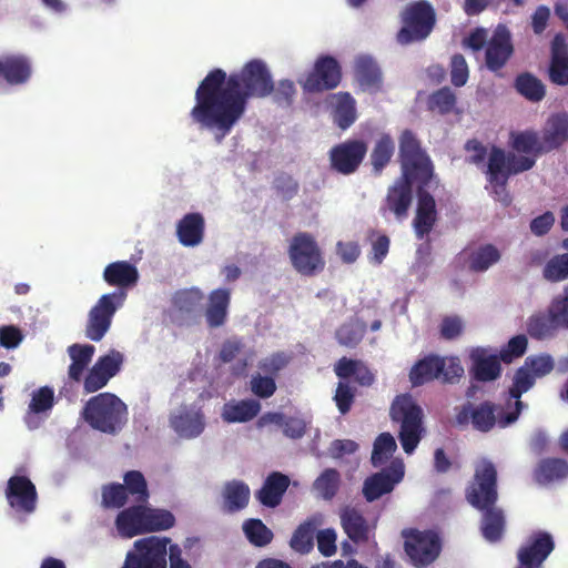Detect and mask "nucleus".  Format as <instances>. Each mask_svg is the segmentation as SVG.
Returning <instances> with one entry per match:
<instances>
[{"mask_svg": "<svg viewBox=\"0 0 568 568\" xmlns=\"http://www.w3.org/2000/svg\"><path fill=\"white\" fill-rule=\"evenodd\" d=\"M273 89L272 74L262 60H251L240 72L229 75L224 70L215 68L195 90V104L190 116L201 128L214 131L221 141L243 118L248 100L266 98Z\"/></svg>", "mask_w": 568, "mask_h": 568, "instance_id": "obj_1", "label": "nucleus"}, {"mask_svg": "<svg viewBox=\"0 0 568 568\" xmlns=\"http://www.w3.org/2000/svg\"><path fill=\"white\" fill-rule=\"evenodd\" d=\"M170 539L150 536L134 541L133 549L128 551L121 568H168V555L170 568H192L182 558V549L173 544L169 547Z\"/></svg>", "mask_w": 568, "mask_h": 568, "instance_id": "obj_2", "label": "nucleus"}, {"mask_svg": "<svg viewBox=\"0 0 568 568\" xmlns=\"http://www.w3.org/2000/svg\"><path fill=\"white\" fill-rule=\"evenodd\" d=\"M82 417L93 429L115 434L128 422V406L112 393H100L85 403Z\"/></svg>", "mask_w": 568, "mask_h": 568, "instance_id": "obj_3", "label": "nucleus"}, {"mask_svg": "<svg viewBox=\"0 0 568 568\" xmlns=\"http://www.w3.org/2000/svg\"><path fill=\"white\" fill-rule=\"evenodd\" d=\"M390 417L400 425L398 438L406 454H412L422 439L423 409L409 394L395 397L390 405Z\"/></svg>", "mask_w": 568, "mask_h": 568, "instance_id": "obj_4", "label": "nucleus"}, {"mask_svg": "<svg viewBox=\"0 0 568 568\" xmlns=\"http://www.w3.org/2000/svg\"><path fill=\"white\" fill-rule=\"evenodd\" d=\"M399 18L402 27L396 33V41L402 45L426 40L436 24V12L426 0L408 3Z\"/></svg>", "mask_w": 568, "mask_h": 568, "instance_id": "obj_5", "label": "nucleus"}, {"mask_svg": "<svg viewBox=\"0 0 568 568\" xmlns=\"http://www.w3.org/2000/svg\"><path fill=\"white\" fill-rule=\"evenodd\" d=\"M398 160L402 174L419 178L424 181H433L434 165L423 149L422 142L409 129H405L398 136Z\"/></svg>", "mask_w": 568, "mask_h": 568, "instance_id": "obj_6", "label": "nucleus"}, {"mask_svg": "<svg viewBox=\"0 0 568 568\" xmlns=\"http://www.w3.org/2000/svg\"><path fill=\"white\" fill-rule=\"evenodd\" d=\"M464 374L458 357H442L429 354L414 364L409 372V381L413 386H422L434 379L443 383H454Z\"/></svg>", "mask_w": 568, "mask_h": 568, "instance_id": "obj_7", "label": "nucleus"}, {"mask_svg": "<svg viewBox=\"0 0 568 568\" xmlns=\"http://www.w3.org/2000/svg\"><path fill=\"white\" fill-rule=\"evenodd\" d=\"M124 291H114L102 295L88 313L85 336L92 342H100L109 332L116 311L126 300Z\"/></svg>", "mask_w": 568, "mask_h": 568, "instance_id": "obj_8", "label": "nucleus"}, {"mask_svg": "<svg viewBox=\"0 0 568 568\" xmlns=\"http://www.w3.org/2000/svg\"><path fill=\"white\" fill-rule=\"evenodd\" d=\"M466 499L476 509L496 505L497 469L490 460L483 459L476 465L473 480L466 488Z\"/></svg>", "mask_w": 568, "mask_h": 568, "instance_id": "obj_9", "label": "nucleus"}, {"mask_svg": "<svg viewBox=\"0 0 568 568\" xmlns=\"http://www.w3.org/2000/svg\"><path fill=\"white\" fill-rule=\"evenodd\" d=\"M288 256L295 271L305 276L321 273L325 267L317 242L312 234L306 232H298L292 237Z\"/></svg>", "mask_w": 568, "mask_h": 568, "instance_id": "obj_10", "label": "nucleus"}, {"mask_svg": "<svg viewBox=\"0 0 568 568\" xmlns=\"http://www.w3.org/2000/svg\"><path fill=\"white\" fill-rule=\"evenodd\" d=\"M402 535L405 539V552L415 567L424 568L439 556L442 542L435 531L410 528L403 530Z\"/></svg>", "mask_w": 568, "mask_h": 568, "instance_id": "obj_11", "label": "nucleus"}, {"mask_svg": "<svg viewBox=\"0 0 568 568\" xmlns=\"http://www.w3.org/2000/svg\"><path fill=\"white\" fill-rule=\"evenodd\" d=\"M430 185L432 181H424L419 178L400 174L388 187L387 194L381 205L379 212L386 216L387 212L393 213L397 221L402 222L408 216L413 202V184Z\"/></svg>", "mask_w": 568, "mask_h": 568, "instance_id": "obj_12", "label": "nucleus"}, {"mask_svg": "<svg viewBox=\"0 0 568 568\" xmlns=\"http://www.w3.org/2000/svg\"><path fill=\"white\" fill-rule=\"evenodd\" d=\"M342 81V68L332 55L322 54L316 60L312 70L307 73L302 88L308 93L329 91L339 85Z\"/></svg>", "mask_w": 568, "mask_h": 568, "instance_id": "obj_13", "label": "nucleus"}, {"mask_svg": "<svg viewBox=\"0 0 568 568\" xmlns=\"http://www.w3.org/2000/svg\"><path fill=\"white\" fill-rule=\"evenodd\" d=\"M505 414L498 412V406L491 402H483L476 406L467 403L457 412L455 420L459 426L470 423L474 429L488 433L496 424L499 425V418Z\"/></svg>", "mask_w": 568, "mask_h": 568, "instance_id": "obj_14", "label": "nucleus"}, {"mask_svg": "<svg viewBox=\"0 0 568 568\" xmlns=\"http://www.w3.org/2000/svg\"><path fill=\"white\" fill-rule=\"evenodd\" d=\"M367 153V145L362 140H347L333 146L329 151L331 169L343 175L357 171Z\"/></svg>", "mask_w": 568, "mask_h": 568, "instance_id": "obj_15", "label": "nucleus"}, {"mask_svg": "<svg viewBox=\"0 0 568 568\" xmlns=\"http://www.w3.org/2000/svg\"><path fill=\"white\" fill-rule=\"evenodd\" d=\"M515 51L510 31L505 26H499L488 40L485 48V65L495 73L506 67Z\"/></svg>", "mask_w": 568, "mask_h": 568, "instance_id": "obj_16", "label": "nucleus"}, {"mask_svg": "<svg viewBox=\"0 0 568 568\" xmlns=\"http://www.w3.org/2000/svg\"><path fill=\"white\" fill-rule=\"evenodd\" d=\"M4 494L9 506L17 513L30 515L37 508V488L27 476H11L8 479Z\"/></svg>", "mask_w": 568, "mask_h": 568, "instance_id": "obj_17", "label": "nucleus"}, {"mask_svg": "<svg viewBox=\"0 0 568 568\" xmlns=\"http://www.w3.org/2000/svg\"><path fill=\"white\" fill-rule=\"evenodd\" d=\"M555 549L552 536L542 530L534 531L517 551V560L525 566L542 568L544 561Z\"/></svg>", "mask_w": 568, "mask_h": 568, "instance_id": "obj_18", "label": "nucleus"}, {"mask_svg": "<svg viewBox=\"0 0 568 568\" xmlns=\"http://www.w3.org/2000/svg\"><path fill=\"white\" fill-rule=\"evenodd\" d=\"M404 477V465L393 462L389 467L367 477L363 485L364 498L372 503L390 493Z\"/></svg>", "mask_w": 568, "mask_h": 568, "instance_id": "obj_19", "label": "nucleus"}, {"mask_svg": "<svg viewBox=\"0 0 568 568\" xmlns=\"http://www.w3.org/2000/svg\"><path fill=\"white\" fill-rule=\"evenodd\" d=\"M341 526L347 538L355 545H366L375 536V525L363 513L351 506L339 511Z\"/></svg>", "mask_w": 568, "mask_h": 568, "instance_id": "obj_20", "label": "nucleus"}, {"mask_svg": "<svg viewBox=\"0 0 568 568\" xmlns=\"http://www.w3.org/2000/svg\"><path fill=\"white\" fill-rule=\"evenodd\" d=\"M505 166V151L496 145H493L488 154V162L486 169L487 181L491 185L493 193L496 199L505 205L511 202L510 195L507 191V182L509 175L504 172Z\"/></svg>", "mask_w": 568, "mask_h": 568, "instance_id": "obj_21", "label": "nucleus"}, {"mask_svg": "<svg viewBox=\"0 0 568 568\" xmlns=\"http://www.w3.org/2000/svg\"><path fill=\"white\" fill-rule=\"evenodd\" d=\"M429 185H418L416 215L413 226L418 239L428 235L437 222V210L434 196L427 191Z\"/></svg>", "mask_w": 568, "mask_h": 568, "instance_id": "obj_22", "label": "nucleus"}, {"mask_svg": "<svg viewBox=\"0 0 568 568\" xmlns=\"http://www.w3.org/2000/svg\"><path fill=\"white\" fill-rule=\"evenodd\" d=\"M535 384V376L527 369V367H519L514 375L513 385L509 388V397L515 399L514 407L499 418V427L505 428L515 423L525 404L520 400L524 393L528 392Z\"/></svg>", "mask_w": 568, "mask_h": 568, "instance_id": "obj_23", "label": "nucleus"}, {"mask_svg": "<svg viewBox=\"0 0 568 568\" xmlns=\"http://www.w3.org/2000/svg\"><path fill=\"white\" fill-rule=\"evenodd\" d=\"M547 74L552 84L568 87V44L562 33L551 40Z\"/></svg>", "mask_w": 568, "mask_h": 568, "instance_id": "obj_24", "label": "nucleus"}, {"mask_svg": "<svg viewBox=\"0 0 568 568\" xmlns=\"http://www.w3.org/2000/svg\"><path fill=\"white\" fill-rule=\"evenodd\" d=\"M32 74L31 62L23 54H8L0 58V78L10 85L29 81Z\"/></svg>", "mask_w": 568, "mask_h": 568, "instance_id": "obj_25", "label": "nucleus"}, {"mask_svg": "<svg viewBox=\"0 0 568 568\" xmlns=\"http://www.w3.org/2000/svg\"><path fill=\"white\" fill-rule=\"evenodd\" d=\"M170 424L180 436L194 438L204 430V414L201 409L184 407L171 416Z\"/></svg>", "mask_w": 568, "mask_h": 568, "instance_id": "obj_26", "label": "nucleus"}, {"mask_svg": "<svg viewBox=\"0 0 568 568\" xmlns=\"http://www.w3.org/2000/svg\"><path fill=\"white\" fill-rule=\"evenodd\" d=\"M288 486V476L280 471H273L265 478L261 489L256 491L255 497L263 506L275 508L282 503Z\"/></svg>", "mask_w": 568, "mask_h": 568, "instance_id": "obj_27", "label": "nucleus"}, {"mask_svg": "<svg viewBox=\"0 0 568 568\" xmlns=\"http://www.w3.org/2000/svg\"><path fill=\"white\" fill-rule=\"evenodd\" d=\"M544 146L548 152L561 148L568 142V113L557 112L551 114L542 129Z\"/></svg>", "mask_w": 568, "mask_h": 568, "instance_id": "obj_28", "label": "nucleus"}, {"mask_svg": "<svg viewBox=\"0 0 568 568\" xmlns=\"http://www.w3.org/2000/svg\"><path fill=\"white\" fill-rule=\"evenodd\" d=\"M103 280L110 285L124 291L134 286L139 281L138 268L128 261H116L108 264L103 271Z\"/></svg>", "mask_w": 568, "mask_h": 568, "instance_id": "obj_29", "label": "nucleus"}, {"mask_svg": "<svg viewBox=\"0 0 568 568\" xmlns=\"http://www.w3.org/2000/svg\"><path fill=\"white\" fill-rule=\"evenodd\" d=\"M231 292L227 288H216L209 294L205 310L206 323L211 328H216L226 322Z\"/></svg>", "mask_w": 568, "mask_h": 568, "instance_id": "obj_30", "label": "nucleus"}, {"mask_svg": "<svg viewBox=\"0 0 568 568\" xmlns=\"http://www.w3.org/2000/svg\"><path fill=\"white\" fill-rule=\"evenodd\" d=\"M459 257L467 262L469 271L481 273L496 264L500 260L501 254L495 245L483 244L470 251L464 250Z\"/></svg>", "mask_w": 568, "mask_h": 568, "instance_id": "obj_31", "label": "nucleus"}, {"mask_svg": "<svg viewBox=\"0 0 568 568\" xmlns=\"http://www.w3.org/2000/svg\"><path fill=\"white\" fill-rule=\"evenodd\" d=\"M205 222L200 213L185 214L176 225V235L184 246H196L203 241Z\"/></svg>", "mask_w": 568, "mask_h": 568, "instance_id": "obj_32", "label": "nucleus"}, {"mask_svg": "<svg viewBox=\"0 0 568 568\" xmlns=\"http://www.w3.org/2000/svg\"><path fill=\"white\" fill-rule=\"evenodd\" d=\"M115 526L120 536L132 538L144 534V506L138 504L121 510L115 518Z\"/></svg>", "mask_w": 568, "mask_h": 568, "instance_id": "obj_33", "label": "nucleus"}, {"mask_svg": "<svg viewBox=\"0 0 568 568\" xmlns=\"http://www.w3.org/2000/svg\"><path fill=\"white\" fill-rule=\"evenodd\" d=\"M473 375L479 382L495 381L500 375V358L495 355L486 356L485 349L476 348L471 352Z\"/></svg>", "mask_w": 568, "mask_h": 568, "instance_id": "obj_34", "label": "nucleus"}, {"mask_svg": "<svg viewBox=\"0 0 568 568\" xmlns=\"http://www.w3.org/2000/svg\"><path fill=\"white\" fill-rule=\"evenodd\" d=\"M479 510L483 511L480 521L483 537L489 542H498L501 540L506 528V519L503 509L495 505Z\"/></svg>", "mask_w": 568, "mask_h": 568, "instance_id": "obj_35", "label": "nucleus"}, {"mask_svg": "<svg viewBox=\"0 0 568 568\" xmlns=\"http://www.w3.org/2000/svg\"><path fill=\"white\" fill-rule=\"evenodd\" d=\"M261 410V404L256 399H242L225 403L222 409V418L226 423H246L255 418Z\"/></svg>", "mask_w": 568, "mask_h": 568, "instance_id": "obj_36", "label": "nucleus"}, {"mask_svg": "<svg viewBox=\"0 0 568 568\" xmlns=\"http://www.w3.org/2000/svg\"><path fill=\"white\" fill-rule=\"evenodd\" d=\"M334 372L341 379H348L354 376L355 381L362 386H371L375 381L374 374L362 361L345 356L336 362Z\"/></svg>", "mask_w": 568, "mask_h": 568, "instance_id": "obj_37", "label": "nucleus"}, {"mask_svg": "<svg viewBox=\"0 0 568 568\" xmlns=\"http://www.w3.org/2000/svg\"><path fill=\"white\" fill-rule=\"evenodd\" d=\"M566 477H568V462L564 458H544L534 470V479L540 485H547Z\"/></svg>", "mask_w": 568, "mask_h": 568, "instance_id": "obj_38", "label": "nucleus"}, {"mask_svg": "<svg viewBox=\"0 0 568 568\" xmlns=\"http://www.w3.org/2000/svg\"><path fill=\"white\" fill-rule=\"evenodd\" d=\"M250 488L241 480L227 481L222 491L223 510L233 514L245 508L250 500Z\"/></svg>", "mask_w": 568, "mask_h": 568, "instance_id": "obj_39", "label": "nucleus"}, {"mask_svg": "<svg viewBox=\"0 0 568 568\" xmlns=\"http://www.w3.org/2000/svg\"><path fill=\"white\" fill-rule=\"evenodd\" d=\"M321 521V516H312L300 524L290 540L291 548L300 554H308L314 547V537Z\"/></svg>", "mask_w": 568, "mask_h": 568, "instance_id": "obj_40", "label": "nucleus"}, {"mask_svg": "<svg viewBox=\"0 0 568 568\" xmlns=\"http://www.w3.org/2000/svg\"><path fill=\"white\" fill-rule=\"evenodd\" d=\"M94 352L95 347L91 344H73L69 346L68 353L71 358V364L68 369V375L71 381H82L83 373L91 363Z\"/></svg>", "mask_w": 568, "mask_h": 568, "instance_id": "obj_41", "label": "nucleus"}, {"mask_svg": "<svg viewBox=\"0 0 568 568\" xmlns=\"http://www.w3.org/2000/svg\"><path fill=\"white\" fill-rule=\"evenodd\" d=\"M354 73L363 89H377L382 82L378 64L371 57L362 55L355 61Z\"/></svg>", "mask_w": 568, "mask_h": 568, "instance_id": "obj_42", "label": "nucleus"}, {"mask_svg": "<svg viewBox=\"0 0 568 568\" xmlns=\"http://www.w3.org/2000/svg\"><path fill=\"white\" fill-rule=\"evenodd\" d=\"M336 103L333 110L334 123L342 130L349 128L356 120L355 100L348 92L334 95Z\"/></svg>", "mask_w": 568, "mask_h": 568, "instance_id": "obj_43", "label": "nucleus"}, {"mask_svg": "<svg viewBox=\"0 0 568 568\" xmlns=\"http://www.w3.org/2000/svg\"><path fill=\"white\" fill-rule=\"evenodd\" d=\"M516 91L530 102H540L546 97V87L530 72L519 73L514 82Z\"/></svg>", "mask_w": 568, "mask_h": 568, "instance_id": "obj_44", "label": "nucleus"}, {"mask_svg": "<svg viewBox=\"0 0 568 568\" xmlns=\"http://www.w3.org/2000/svg\"><path fill=\"white\" fill-rule=\"evenodd\" d=\"M510 145L515 151L525 154L539 155L548 152L544 146L542 138L540 139L537 132L530 130L511 132Z\"/></svg>", "mask_w": 568, "mask_h": 568, "instance_id": "obj_45", "label": "nucleus"}, {"mask_svg": "<svg viewBox=\"0 0 568 568\" xmlns=\"http://www.w3.org/2000/svg\"><path fill=\"white\" fill-rule=\"evenodd\" d=\"M125 494L132 497L136 504H145L150 497L148 483L144 475L139 470H129L123 476Z\"/></svg>", "mask_w": 568, "mask_h": 568, "instance_id": "obj_46", "label": "nucleus"}, {"mask_svg": "<svg viewBox=\"0 0 568 568\" xmlns=\"http://www.w3.org/2000/svg\"><path fill=\"white\" fill-rule=\"evenodd\" d=\"M204 294L199 288L178 291L172 300L173 307L183 315L191 316L202 306Z\"/></svg>", "mask_w": 568, "mask_h": 568, "instance_id": "obj_47", "label": "nucleus"}, {"mask_svg": "<svg viewBox=\"0 0 568 568\" xmlns=\"http://www.w3.org/2000/svg\"><path fill=\"white\" fill-rule=\"evenodd\" d=\"M395 150V144L389 134H382L376 141L372 153L371 162L375 172L381 173L389 163Z\"/></svg>", "mask_w": 568, "mask_h": 568, "instance_id": "obj_48", "label": "nucleus"}, {"mask_svg": "<svg viewBox=\"0 0 568 568\" xmlns=\"http://www.w3.org/2000/svg\"><path fill=\"white\" fill-rule=\"evenodd\" d=\"M243 531L247 540L255 547H265L273 540L272 530L257 518H250L243 524Z\"/></svg>", "mask_w": 568, "mask_h": 568, "instance_id": "obj_49", "label": "nucleus"}, {"mask_svg": "<svg viewBox=\"0 0 568 568\" xmlns=\"http://www.w3.org/2000/svg\"><path fill=\"white\" fill-rule=\"evenodd\" d=\"M341 486V475L334 468L325 469L314 481L313 487L325 500H332Z\"/></svg>", "mask_w": 568, "mask_h": 568, "instance_id": "obj_50", "label": "nucleus"}, {"mask_svg": "<svg viewBox=\"0 0 568 568\" xmlns=\"http://www.w3.org/2000/svg\"><path fill=\"white\" fill-rule=\"evenodd\" d=\"M174 524L175 518L171 511L144 507V532L168 530Z\"/></svg>", "mask_w": 568, "mask_h": 568, "instance_id": "obj_51", "label": "nucleus"}, {"mask_svg": "<svg viewBox=\"0 0 568 568\" xmlns=\"http://www.w3.org/2000/svg\"><path fill=\"white\" fill-rule=\"evenodd\" d=\"M457 97L449 87H443L434 91L427 100V108L429 111H437L439 114L445 115L455 109Z\"/></svg>", "mask_w": 568, "mask_h": 568, "instance_id": "obj_52", "label": "nucleus"}, {"mask_svg": "<svg viewBox=\"0 0 568 568\" xmlns=\"http://www.w3.org/2000/svg\"><path fill=\"white\" fill-rule=\"evenodd\" d=\"M560 327L557 321L549 314L538 313L528 318L527 332L532 338L542 339L550 336L552 332Z\"/></svg>", "mask_w": 568, "mask_h": 568, "instance_id": "obj_53", "label": "nucleus"}, {"mask_svg": "<svg viewBox=\"0 0 568 568\" xmlns=\"http://www.w3.org/2000/svg\"><path fill=\"white\" fill-rule=\"evenodd\" d=\"M366 332L365 323L352 320L341 325L336 333L337 342L346 347H355L364 337Z\"/></svg>", "mask_w": 568, "mask_h": 568, "instance_id": "obj_54", "label": "nucleus"}, {"mask_svg": "<svg viewBox=\"0 0 568 568\" xmlns=\"http://www.w3.org/2000/svg\"><path fill=\"white\" fill-rule=\"evenodd\" d=\"M542 277L550 283H559L568 280V252L550 257L544 268Z\"/></svg>", "mask_w": 568, "mask_h": 568, "instance_id": "obj_55", "label": "nucleus"}, {"mask_svg": "<svg viewBox=\"0 0 568 568\" xmlns=\"http://www.w3.org/2000/svg\"><path fill=\"white\" fill-rule=\"evenodd\" d=\"M396 448V442L389 433L379 434L374 442L372 464L375 467L382 466L393 456Z\"/></svg>", "mask_w": 568, "mask_h": 568, "instance_id": "obj_56", "label": "nucleus"}, {"mask_svg": "<svg viewBox=\"0 0 568 568\" xmlns=\"http://www.w3.org/2000/svg\"><path fill=\"white\" fill-rule=\"evenodd\" d=\"M128 499L120 483H110L101 487V506L104 509H121L126 505Z\"/></svg>", "mask_w": 568, "mask_h": 568, "instance_id": "obj_57", "label": "nucleus"}, {"mask_svg": "<svg viewBox=\"0 0 568 568\" xmlns=\"http://www.w3.org/2000/svg\"><path fill=\"white\" fill-rule=\"evenodd\" d=\"M548 312L557 321V325L568 328V284L554 296L548 306Z\"/></svg>", "mask_w": 568, "mask_h": 568, "instance_id": "obj_58", "label": "nucleus"}, {"mask_svg": "<svg viewBox=\"0 0 568 568\" xmlns=\"http://www.w3.org/2000/svg\"><path fill=\"white\" fill-rule=\"evenodd\" d=\"M292 356L285 352H276L263 358L258 363V368L271 377L278 375L291 362Z\"/></svg>", "mask_w": 568, "mask_h": 568, "instance_id": "obj_59", "label": "nucleus"}, {"mask_svg": "<svg viewBox=\"0 0 568 568\" xmlns=\"http://www.w3.org/2000/svg\"><path fill=\"white\" fill-rule=\"evenodd\" d=\"M273 187L283 200L290 201L297 195L300 184L291 174L281 172L275 176Z\"/></svg>", "mask_w": 568, "mask_h": 568, "instance_id": "obj_60", "label": "nucleus"}, {"mask_svg": "<svg viewBox=\"0 0 568 568\" xmlns=\"http://www.w3.org/2000/svg\"><path fill=\"white\" fill-rule=\"evenodd\" d=\"M53 404V389L49 386H43L33 393L31 402L29 404V410L34 414L43 413L51 409Z\"/></svg>", "mask_w": 568, "mask_h": 568, "instance_id": "obj_61", "label": "nucleus"}, {"mask_svg": "<svg viewBox=\"0 0 568 568\" xmlns=\"http://www.w3.org/2000/svg\"><path fill=\"white\" fill-rule=\"evenodd\" d=\"M450 81L453 85L464 87L469 78V69L465 57L462 53H455L450 58Z\"/></svg>", "mask_w": 568, "mask_h": 568, "instance_id": "obj_62", "label": "nucleus"}, {"mask_svg": "<svg viewBox=\"0 0 568 568\" xmlns=\"http://www.w3.org/2000/svg\"><path fill=\"white\" fill-rule=\"evenodd\" d=\"M274 102L282 108H288L294 101L296 88L293 81L288 79L280 80L276 87L274 85L273 92Z\"/></svg>", "mask_w": 568, "mask_h": 568, "instance_id": "obj_63", "label": "nucleus"}, {"mask_svg": "<svg viewBox=\"0 0 568 568\" xmlns=\"http://www.w3.org/2000/svg\"><path fill=\"white\" fill-rule=\"evenodd\" d=\"M527 337L516 335L509 339L507 345L500 351L499 358L504 363H511L515 358L523 356L527 349Z\"/></svg>", "mask_w": 568, "mask_h": 568, "instance_id": "obj_64", "label": "nucleus"}]
</instances>
